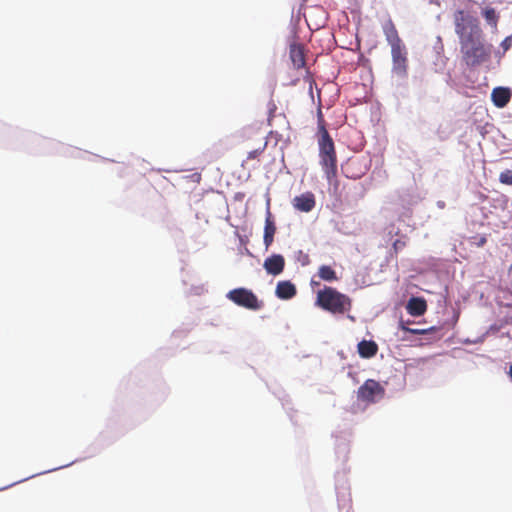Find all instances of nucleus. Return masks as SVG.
I'll return each instance as SVG.
<instances>
[{
	"instance_id": "obj_1",
	"label": "nucleus",
	"mask_w": 512,
	"mask_h": 512,
	"mask_svg": "<svg viewBox=\"0 0 512 512\" xmlns=\"http://www.w3.org/2000/svg\"><path fill=\"white\" fill-rule=\"evenodd\" d=\"M455 32L460 39L463 60L467 66L475 67L487 60L490 48L481 40V29L476 19L463 11H457Z\"/></svg>"
},
{
	"instance_id": "obj_2",
	"label": "nucleus",
	"mask_w": 512,
	"mask_h": 512,
	"mask_svg": "<svg viewBox=\"0 0 512 512\" xmlns=\"http://www.w3.org/2000/svg\"><path fill=\"white\" fill-rule=\"evenodd\" d=\"M382 30L386 41L391 47L392 68L391 73L399 79H405L408 75V53L405 45L398 35L393 21L388 18L382 24Z\"/></svg>"
},
{
	"instance_id": "obj_3",
	"label": "nucleus",
	"mask_w": 512,
	"mask_h": 512,
	"mask_svg": "<svg viewBox=\"0 0 512 512\" xmlns=\"http://www.w3.org/2000/svg\"><path fill=\"white\" fill-rule=\"evenodd\" d=\"M320 131L321 137L318 141L320 164L327 180L331 182L332 178L336 176L337 172L334 142L324 126L320 127Z\"/></svg>"
},
{
	"instance_id": "obj_4",
	"label": "nucleus",
	"mask_w": 512,
	"mask_h": 512,
	"mask_svg": "<svg viewBox=\"0 0 512 512\" xmlns=\"http://www.w3.org/2000/svg\"><path fill=\"white\" fill-rule=\"evenodd\" d=\"M316 304L333 314H344L351 307L349 297L331 287L318 291Z\"/></svg>"
},
{
	"instance_id": "obj_5",
	"label": "nucleus",
	"mask_w": 512,
	"mask_h": 512,
	"mask_svg": "<svg viewBox=\"0 0 512 512\" xmlns=\"http://www.w3.org/2000/svg\"><path fill=\"white\" fill-rule=\"evenodd\" d=\"M226 297L236 305L246 309L259 310L262 307V303L258 300L257 296L246 288L233 289L227 293Z\"/></svg>"
},
{
	"instance_id": "obj_6",
	"label": "nucleus",
	"mask_w": 512,
	"mask_h": 512,
	"mask_svg": "<svg viewBox=\"0 0 512 512\" xmlns=\"http://www.w3.org/2000/svg\"><path fill=\"white\" fill-rule=\"evenodd\" d=\"M384 395L383 387L375 380L368 379L358 388L357 397L367 403H374Z\"/></svg>"
},
{
	"instance_id": "obj_7",
	"label": "nucleus",
	"mask_w": 512,
	"mask_h": 512,
	"mask_svg": "<svg viewBox=\"0 0 512 512\" xmlns=\"http://www.w3.org/2000/svg\"><path fill=\"white\" fill-rule=\"evenodd\" d=\"M263 268L269 275H280L285 268V259L281 254H272L264 260Z\"/></svg>"
},
{
	"instance_id": "obj_8",
	"label": "nucleus",
	"mask_w": 512,
	"mask_h": 512,
	"mask_svg": "<svg viewBox=\"0 0 512 512\" xmlns=\"http://www.w3.org/2000/svg\"><path fill=\"white\" fill-rule=\"evenodd\" d=\"M295 209L308 213L315 207V196L311 192L303 193L293 199Z\"/></svg>"
},
{
	"instance_id": "obj_9",
	"label": "nucleus",
	"mask_w": 512,
	"mask_h": 512,
	"mask_svg": "<svg viewBox=\"0 0 512 512\" xmlns=\"http://www.w3.org/2000/svg\"><path fill=\"white\" fill-rule=\"evenodd\" d=\"M512 91L508 87H496L492 90L491 100L497 108H504L510 101Z\"/></svg>"
},
{
	"instance_id": "obj_10",
	"label": "nucleus",
	"mask_w": 512,
	"mask_h": 512,
	"mask_svg": "<svg viewBox=\"0 0 512 512\" xmlns=\"http://www.w3.org/2000/svg\"><path fill=\"white\" fill-rule=\"evenodd\" d=\"M269 205V202L267 203ZM276 232V225L273 220L271 211L269 206H267L266 217H265V226H264V235L263 242L265 248L268 249L274 240V234Z\"/></svg>"
},
{
	"instance_id": "obj_11",
	"label": "nucleus",
	"mask_w": 512,
	"mask_h": 512,
	"mask_svg": "<svg viewBox=\"0 0 512 512\" xmlns=\"http://www.w3.org/2000/svg\"><path fill=\"white\" fill-rule=\"evenodd\" d=\"M297 293L296 286L289 280L279 281L276 286L275 295L282 300H289Z\"/></svg>"
},
{
	"instance_id": "obj_12",
	"label": "nucleus",
	"mask_w": 512,
	"mask_h": 512,
	"mask_svg": "<svg viewBox=\"0 0 512 512\" xmlns=\"http://www.w3.org/2000/svg\"><path fill=\"white\" fill-rule=\"evenodd\" d=\"M348 433H344L342 436L337 437L336 446H335V454L336 457L342 461L346 462L349 454V437Z\"/></svg>"
},
{
	"instance_id": "obj_13",
	"label": "nucleus",
	"mask_w": 512,
	"mask_h": 512,
	"mask_svg": "<svg viewBox=\"0 0 512 512\" xmlns=\"http://www.w3.org/2000/svg\"><path fill=\"white\" fill-rule=\"evenodd\" d=\"M406 309L410 315L418 317L425 313L427 304L426 301L422 298L412 297L408 301Z\"/></svg>"
},
{
	"instance_id": "obj_14",
	"label": "nucleus",
	"mask_w": 512,
	"mask_h": 512,
	"mask_svg": "<svg viewBox=\"0 0 512 512\" xmlns=\"http://www.w3.org/2000/svg\"><path fill=\"white\" fill-rule=\"evenodd\" d=\"M290 59L293 63V66L297 69L304 67L305 65V57L304 52L301 46L292 44L290 45L289 51Z\"/></svg>"
},
{
	"instance_id": "obj_15",
	"label": "nucleus",
	"mask_w": 512,
	"mask_h": 512,
	"mask_svg": "<svg viewBox=\"0 0 512 512\" xmlns=\"http://www.w3.org/2000/svg\"><path fill=\"white\" fill-rule=\"evenodd\" d=\"M377 344L372 340H362L358 343V353L363 358H371L377 353Z\"/></svg>"
},
{
	"instance_id": "obj_16",
	"label": "nucleus",
	"mask_w": 512,
	"mask_h": 512,
	"mask_svg": "<svg viewBox=\"0 0 512 512\" xmlns=\"http://www.w3.org/2000/svg\"><path fill=\"white\" fill-rule=\"evenodd\" d=\"M319 277L324 281H335L337 279L335 271L328 265H322L318 271Z\"/></svg>"
},
{
	"instance_id": "obj_17",
	"label": "nucleus",
	"mask_w": 512,
	"mask_h": 512,
	"mask_svg": "<svg viewBox=\"0 0 512 512\" xmlns=\"http://www.w3.org/2000/svg\"><path fill=\"white\" fill-rule=\"evenodd\" d=\"M335 489L338 495V498L342 497L345 498L348 490L347 480L345 479L344 475L336 476V484Z\"/></svg>"
},
{
	"instance_id": "obj_18",
	"label": "nucleus",
	"mask_w": 512,
	"mask_h": 512,
	"mask_svg": "<svg viewBox=\"0 0 512 512\" xmlns=\"http://www.w3.org/2000/svg\"><path fill=\"white\" fill-rule=\"evenodd\" d=\"M435 52L438 54L439 58L437 59V62H435V66L437 67L436 70H441L445 66V60L444 57L440 56L441 52L443 51V45L441 43V38L437 37V44L434 46Z\"/></svg>"
},
{
	"instance_id": "obj_19",
	"label": "nucleus",
	"mask_w": 512,
	"mask_h": 512,
	"mask_svg": "<svg viewBox=\"0 0 512 512\" xmlns=\"http://www.w3.org/2000/svg\"><path fill=\"white\" fill-rule=\"evenodd\" d=\"M73 463H74V462H71V463H68V464H65V465H62V466H59V467H55V468H52V469H49V470H46V471L39 472V473H37V474L31 475V476H29V477H26V478H24V479H21V480H19V481H16V482H14V483H12V484H10V485H7V486H5V487L0 488V491H1V490H5V489H7V488H9V487H12V486H14V485H16V484H18V483L24 482V481H26V480H28V479H30V478L35 477V476L42 475V474H45V473L53 472V471H56V470H59V469H62V468L68 467V466H70V465H71V464H73Z\"/></svg>"
},
{
	"instance_id": "obj_20",
	"label": "nucleus",
	"mask_w": 512,
	"mask_h": 512,
	"mask_svg": "<svg viewBox=\"0 0 512 512\" xmlns=\"http://www.w3.org/2000/svg\"><path fill=\"white\" fill-rule=\"evenodd\" d=\"M499 180L503 184L512 185V171L511 170L503 171L499 176Z\"/></svg>"
},
{
	"instance_id": "obj_21",
	"label": "nucleus",
	"mask_w": 512,
	"mask_h": 512,
	"mask_svg": "<svg viewBox=\"0 0 512 512\" xmlns=\"http://www.w3.org/2000/svg\"><path fill=\"white\" fill-rule=\"evenodd\" d=\"M484 16L489 24L496 25L497 16L494 9L485 10Z\"/></svg>"
},
{
	"instance_id": "obj_22",
	"label": "nucleus",
	"mask_w": 512,
	"mask_h": 512,
	"mask_svg": "<svg viewBox=\"0 0 512 512\" xmlns=\"http://www.w3.org/2000/svg\"><path fill=\"white\" fill-rule=\"evenodd\" d=\"M512 45V34L507 36L500 44L501 48L503 49V52L500 53V52H497V55L498 56H502L506 51H508L510 49Z\"/></svg>"
},
{
	"instance_id": "obj_23",
	"label": "nucleus",
	"mask_w": 512,
	"mask_h": 512,
	"mask_svg": "<svg viewBox=\"0 0 512 512\" xmlns=\"http://www.w3.org/2000/svg\"><path fill=\"white\" fill-rule=\"evenodd\" d=\"M402 329H404L412 334H415V335L426 334L428 331L433 330L432 327L429 329H412V328L404 327L403 325H402Z\"/></svg>"
},
{
	"instance_id": "obj_24",
	"label": "nucleus",
	"mask_w": 512,
	"mask_h": 512,
	"mask_svg": "<svg viewBox=\"0 0 512 512\" xmlns=\"http://www.w3.org/2000/svg\"><path fill=\"white\" fill-rule=\"evenodd\" d=\"M483 340H484V336H480V337H478V338H476L474 340H471V339L467 338V339H464L462 342L464 344H478V343L483 342Z\"/></svg>"
},
{
	"instance_id": "obj_25",
	"label": "nucleus",
	"mask_w": 512,
	"mask_h": 512,
	"mask_svg": "<svg viewBox=\"0 0 512 512\" xmlns=\"http://www.w3.org/2000/svg\"><path fill=\"white\" fill-rule=\"evenodd\" d=\"M393 246H394L395 250H398L399 248H401L402 246H404V242H401L400 240H396V241L393 243Z\"/></svg>"
},
{
	"instance_id": "obj_26",
	"label": "nucleus",
	"mask_w": 512,
	"mask_h": 512,
	"mask_svg": "<svg viewBox=\"0 0 512 512\" xmlns=\"http://www.w3.org/2000/svg\"><path fill=\"white\" fill-rule=\"evenodd\" d=\"M436 205L439 209H443L445 207V202L442 200H439V201H437Z\"/></svg>"
},
{
	"instance_id": "obj_27",
	"label": "nucleus",
	"mask_w": 512,
	"mask_h": 512,
	"mask_svg": "<svg viewBox=\"0 0 512 512\" xmlns=\"http://www.w3.org/2000/svg\"><path fill=\"white\" fill-rule=\"evenodd\" d=\"M508 374H509V376H510V378H511V380H512V364H511V365H510V367H509V372H508Z\"/></svg>"
},
{
	"instance_id": "obj_28",
	"label": "nucleus",
	"mask_w": 512,
	"mask_h": 512,
	"mask_svg": "<svg viewBox=\"0 0 512 512\" xmlns=\"http://www.w3.org/2000/svg\"><path fill=\"white\" fill-rule=\"evenodd\" d=\"M486 239L485 238H481V240L479 241V245H483L485 243Z\"/></svg>"
},
{
	"instance_id": "obj_29",
	"label": "nucleus",
	"mask_w": 512,
	"mask_h": 512,
	"mask_svg": "<svg viewBox=\"0 0 512 512\" xmlns=\"http://www.w3.org/2000/svg\"><path fill=\"white\" fill-rule=\"evenodd\" d=\"M255 153H256V151H254V152H250V154H249V158L254 157V156H255Z\"/></svg>"
}]
</instances>
